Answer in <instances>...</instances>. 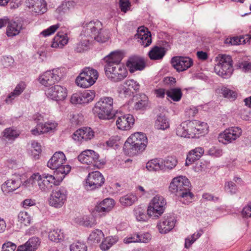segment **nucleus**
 I'll list each match as a JSON object with an SVG mask.
<instances>
[{
    "instance_id": "nucleus-30",
    "label": "nucleus",
    "mask_w": 251,
    "mask_h": 251,
    "mask_svg": "<svg viewBox=\"0 0 251 251\" xmlns=\"http://www.w3.org/2000/svg\"><path fill=\"white\" fill-rule=\"evenodd\" d=\"M251 39V36L250 35L247 34L240 37L227 38L225 40V43L230 45H237L249 43Z\"/></svg>"
},
{
    "instance_id": "nucleus-53",
    "label": "nucleus",
    "mask_w": 251,
    "mask_h": 251,
    "mask_svg": "<svg viewBox=\"0 0 251 251\" xmlns=\"http://www.w3.org/2000/svg\"><path fill=\"white\" fill-rule=\"evenodd\" d=\"M171 63H193V60L187 56H177L172 58Z\"/></svg>"
},
{
    "instance_id": "nucleus-62",
    "label": "nucleus",
    "mask_w": 251,
    "mask_h": 251,
    "mask_svg": "<svg viewBox=\"0 0 251 251\" xmlns=\"http://www.w3.org/2000/svg\"><path fill=\"white\" fill-rule=\"evenodd\" d=\"M125 84L130 89L132 88L135 91H138L140 88L139 84L133 79L126 80L125 82Z\"/></svg>"
},
{
    "instance_id": "nucleus-37",
    "label": "nucleus",
    "mask_w": 251,
    "mask_h": 251,
    "mask_svg": "<svg viewBox=\"0 0 251 251\" xmlns=\"http://www.w3.org/2000/svg\"><path fill=\"white\" fill-rule=\"evenodd\" d=\"M133 213L136 220L140 222H146L150 217L148 213L146 214V210L140 206L134 208Z\"/></svg>"
},
{
    "instance_id": "nucleus-51",
    "label": "nucleus",
    "mask_w": 251,
    "mask_h": 251,
    "mask_svg": "<svg viewBox=\"0 0 251 251\" xmlns=\"http://www.w3.org/2000/svg\"><path fill=\"white\" fill-rule=\"evenodd\" d=\"M215 61L218 63H232L231 56L226 54H219L215 59Z\"/></svg>"
},
{
    "instance_id": "nucleus-14",
    "label": "nucleus",
    "mask_w": 251,
    "mask_h": 251,
    "mask_svg": "<svg viewBox=\"0 0 251 251\" xmlns=\"http://www.w3.org/2000/svg\"><path fill=\"white\" fill-rule=\"evenodd\" d=\"M45 94L48 98L52 100L62 101L67 97V90L60 85H55L48 88Z\"/></svg>"
},
{
    "instance_id": "nucleus-35",
    "label": "nucleus",
    "mask_w": 251,
    "mask_h": 251,
    "mask_svg": "<svg viewBox=\"0 0 251 251\" xmlns=\"http://www.w3.org/2000/svg\"><path fill=\"white\" fill-rule=\"evenodd\" d=\"M166 53L164 48L154 46L149 52V56L151 60H158L162 58Z\"/></svg>"
},
{
    "instance_id": "nucleus-52",
    "label": "nucleus",
    "mask_w": 251,
    "mask_h": 251,
    "mask_svg": "<svg viewBox=\"0 0 251 251\" xmlns=\"http://www.w3.org/2000/svg\"><path fill=\"white\" fill-rule=\"evenodd\" d=\"M148 104V98L144 95L141 100H138L134 104V108L136 110L144 109Z\"/></svg>"
},
{
    "instance_id": "nucleus-29",
    "label": "nucleus",
    "mask_w": 251,
    "mask_h": 251,
    "mask_svg": "<svg viewBox=\"0 0 251 251\" xmlns=\"http://www.w3.org/2000/svg\"><path fill=\"white\" fill-rule=\"evenodd\" d=\"M20 186V182L19 180L12 179H8L1 185V189L5 194L12 192Z\"/></svg>"
},
{
    "instance_id": "nucleus-6",
    "label": "nucleus",
    "mask_w": 251,
    "mask_h": 251,
    "mask_svg": "<svg viewBox=\"0 0 251 251\" xmlns=\"http://www.w3.org/2000/svg\"><path fill=\"white\" fill-rule=\"evenodd\" d=\"M104 71L107 77L114 82L122 81L127 75L126 68L122 64H106Z\"/></svg>"
},
{
    "instance_id": "nucleus-56",
    "label": "nucleus",
    "mask_w": 251,
    "mask_h": 251,
    "mask_svg": "<svg viewBox=\"0 0 251 251\" xmlns=\"http://www.w3.org/2000/svg\"><path fill=\"white\" fill-rule=\"evenodd\" d=\"M226 191L231 194H234L237 191V187L235 183L232 181L226 182L225 185Z\"/></svg>"
},
{
    "instance_id": "nucleus-34",
    "label": "nucleus",
    "mask_w": 251,
    "mask_h": 251,
    "mask_svg": "<svg viewBox=\"0 0 251 251\" xmlns=\"http://www.w3.org/2000/svg\"><path fill=\"white\" fill-rule=\"evenodd\" d=\"M154 126L158 129L165 130L169 127V120L165 115L160 114L157 116Z\"/></svg>"
},
{
    "instance_id": "nucleus-17",
    "label": "nucleus",
    "mask_w": 251,
    "mask_h": 251,
    "mask_svg": "<svg viewBox=\"0 0 251 251\" xmlns=\"http://www.w3.org/2000/svg\"><path fill=\"white\" fill-rule=\"evenodd\" d=\"M27 6L35 14H42L46 12L47 4L45 0H27Z\"/></svg>"
},
{
    "instance_id": "nucleus-49",
    "label": "nucleus",
    "mask_w": 251,
    "mask_h": 251,
    "mask_svg": "<svg viewBox=\"0 0 251 251\" xmlns=\"http://www.w3.org/2000/svg\"><path fill=\"white\" fill-rule=\"evenodd\" d=\"M18 218L19 221L25 226L29 225L31 223V217L26 212H20L18 214Z\"/></svg>"
},
{
    "instance_id": "nucleus-8",
    "label": "nucleus",
    "mask_w": 251,
    "mask_h": 251,
    "mask_svg": "<svg viewBox=\"0 0 251 251\" xmlns=\"http://www.w3.org/2000/svg\"><path fill=\"white\" fill-rule=\"evenodd\" d=\"M166 201L160 195H156L151 201L147 212L149 216L154 219L159 218L164 212Z\"/></svg>"
},
{
    "instance_id": "nucleus-54",
    "label": "nucleus",
    "mask_w": 251,
    "mask_h": 251,
    "mask_svg": "<svg viewBox=\"0 0 251 251\" xmlns=\"http://www.w3.org/2000/svg\"><path fill=\"white\" fill-rule=\"evenodd\" d=\"M221 93L224 97L228 99H235L236 97V93L227 87H223L221 89Z\"/></svg>"
},
{
    "instance_id": "nucleus-42",
    "label": "nucleus",
    "mask_w": 251,
    "mask_h": 251,
    "mask_svg": "<svg viewBox=\"0 0 251 251\" xmlns=\"http://www.w3.org/2000/svg\"><path fill=\"white\" fill-rule=\"evenodd\" d=\"M166 95L175 101H178L180 100L182 93L180 88H172L166 92Z\"/></svg>"
},
{
    "instance_id": "nucleus-38",
    "label": "nucleus",
    "mask_w": 251,
    "mask_h": 251,
    "mask_svg": "<svg viewBox=\"0 0 251 251\" xmlns=\"http://www.w3.org/2000/svg\"><path fill=\"white\" fill-rule=\"evenodd\" d=\"M48 236L50 240L55 242H59L64 238L63 232L59 228L54 229L50 231Z\"/></svg>"
},
{
    "instance_id": "nucleus-40",
    "label": "nucleus",
    "mask_w": 251,
    "mask_h": 251,
    "mask_svg": "<svg viewBox=\"0 0 251 251\" xmlns=\"http://www.w3.org/2000/svg\"><path fill=\"white\" fill-rule=\"evenodd\" d=\"M110 37L109 31L106 29L103 28L100 30L94 36V39L100 43H105L108 40Z\"/></svg>"
},
{
    "instance_id": "nucleus-33",
    "label": "nucleus",
    "mask_w": 251,
    "mask_h": 251,
    "mask_svg": "<svg viewBox=\"0 0 251 251\" xmlns=\"http://www.w3.org/2000/svg\"><path fill=\"white\" fill-rule=\"evenodd\" d=\"M163 171H170L173 169L177 164V160L175 156H169L162 158Z\"/></svg>"
},
{
    "instance_id": "nucleus-18",
    "label": "nucleus",
    "mask_w": 251,
    "mask_h": 251,
    "mask_svg": "<svg viewBox=\"0 0 251 251\" xmlns=\"http://www.w3.org/2000/svg\"><path fill=\"white\" fill-rule=\"evenodd\" d=\"M192 125L189 121L182 122L176 128V134L177 136L188 138H193L194 134L192 131Z\"/></svg>"
},
{
    "instance_id": "nucleus-46",
    "label": "nucleus",
    "mask_w": 251,
    "mask_h": 251,
    "mask_svg": "<svg viewBox=\"0 0 251 251\" xmlns=\"http://www.w3.org/2000/svg\"><path fill=\"white\" fill-rule=\"evenodd\" d=\"M80 37L79 52L88 50L90 48L91 42L92 41V39L83 36H80Z\"/></svg>"
},
{
    "instance_id": "nucleus-50",
    "label": "nucleus",
    "mask_w": 251,
    "mask_h": 251,
    "mask_svg": "<svg viewBox=\"0 0 251 251\" xmlns=\"http://www.w3.org/2000/svg\"><path fill=\"white\" fill-rule=\"evenodd\" d=\"M120 137L118 136H112L106 142L107 147L112 148L114 149H117L120 144Z\"/></svg>"
},
{
    "instance_id": "nucleus-64",
    "label": "nucleus",
    "mask_w": 251,
    "mask_h": 251,
    "mask_svg": "<svg viewBox=\"0 0 251 251\" xmlns=\"http://www.w3.org/2000/svg\"><path fill=\"white\" fill-rule=\"evenodd\" d=\"M16 249V245L11 242L5 243L2 247V251H15Z\"/></svg>"
},
{
    "instance_id": "nucleus-25",
    "label": "nucleus",
    "mask_w": 251,
    "mask_h": 251,
    "mask_svg": "<svg viewBox=\"0 0 251 251\" xmlns=\"http://www.w3.org/2000/svg\"><path fill=\"white\" fill-rule=\"evenodd\" d=\"M125 56V52L124 50H116L111 51L103 59L105 63H121Z\"/></svg>"
},
{
    "instance_id": "nucleus-9",
    "label": "nucleus",
    "mask_w": 251,
    "mask_h": 251,
    "mask_svg": "<svg viewBox=\"0 0 251 251\" xmlns=\"http://www.w3.org/2000/svg\"><path fill=\"white\" fill-rule=\"evenodd\" d=\"M68 191L63 186L53 190L50 194L48 201L50 206L56 208L62 207L67 201Z\"/></svg>"
},
{
    "instance_id": "nucleus-47",
    "label": "nucleus",
    "mask_w": 251,
    "mask_h": 251,
    "mask_svg": "<svg viewBox=\"0 0 251 251\" xmlns=\"http://www.w3.org/2000/svg\"><path fill=\"white\" fill-rule=\"evenodd\" d=\"M104 234L101 230L97 229L94 230L89 235V239L96 243H99L103 238Z\"/></svg>"
},
{
    "instance_id": "nucleus-44",
    "label": "nucleus",
    "mask_w": 251,
    "mask_h": 251,
    "mask_svg": "<svg viewBox=\"0 0 251 251\" xmlns=\"http://www.w3.org/2000/svg\"><path fill=\"white\" fill-rule=\"evenodd\" d=\"M119 97L122 98H127L130 97L133 92L130 88L128 87L124 82L123 84H120L117 90Z\"/></svg>"
},
{
    "instance_id": "nucleus-24",
    "label": "nucleus",
    "mask_w": 251,
    "mask_h": 251,
    "mask_svg": "<svg viewBox=\"0 0 251 251\" xmlns=\"http://www.w3.org/2000/svg\"><path fill=\"white\" fill-rule=\"evenodd\" d=\"M189 123L193 126L191 130L194 134V138L200 134H205L208 130V126L206 123L197 120L190 121Z\"/></svg>"
},
{
    "instance_id": "nucleus-4",
    "label": "nucleus",
    "mask_w": 251,
    "mask_h": 251,
    "mask_svg": "<svg viewBox=\"0 0 251 251\" xmlns=\"http://www.w3.org/2000/svg\"><path fill=\"white\" fill-rule=\"evenodd\" d=\"M113 109V99L110 97H103L95 104L93 111L94 114L100 120L112 119L115 113Z\"/></svg>"
},
{
    "instance_id": "nucleus-22",
    "label": "nucleus",
    "mask_w": 251,
    "mask_h": 251,
    "mask_svg": "<svg viewBox=\"0 0 251 251\" xmlns=\"http://www.w3.org/2000/svg\"><path fill=\"white\" fill-rule=\"evenodd\" d=\"M114 205V200L106 198L96 206L95 210L100 215H105L113 208Z\"/></svg>"
},
{
    "instance_id": "nucleus-28",
    "label": "nucleus",
    "mask_w": 251,
    "mask_h": 251,
    "mask_svg": "<svg viewBox=\"0 0 251 251\" xmlns=\"http://www.w3.org/2000/svg\"><path fill=\"white\" fill-rule=\"evenodd\" d=\"M68 42L67 35L64 32H59L53 39L51 47L53 48H62L68 43Z\"/></svg>"
},
{
    "instance_id": "nucleus-32",
    "label": "nucleus",
    "mask_w": 251,
    "mask_h": 251,
    "mask_svg": "<svg viewBox=\"0 0 251 251\" xmlns=\"http://www.w3.org/2000/svg\"><path fill=\"white\" fill-rule=\"evenodd\" d=\"M146 168L150 172L163 171L162 158H154L149 160L147 163Z\"/></svg>"
},
{
    "instance_id": "nucleus-27",
    "label": "nucleus",
    "mask_w": 251,
    "mask_h": 251,
    "mask_svg": "<svg viewBox=\"0 0 251 251\" xmlns=\"http://www.w3.org/2000/svg\"><path fill=\"white\" fill-rule=\"evenodd\" d=\"M26 87V83L24 81L20 82L16 86L13 91L10 93L7 98L5 101L7 104H10L12 102L16 97L20 96L25 90Z\"/></svg>"
},
{
    "instance_id": "nucleus-1",
    "label": "nucleus",
    "mask_w": 251,
    "mask_h": 251,
    "mask_svg": "<svg viewBox=\"0 0 251 251\" xmlns=\"http://www.w3.org/2000/svg\"><path fill=\"white\" fill-rule=\"evenodd\" d=\"M169 189L170 192L177 196L181 202L185 204L191 203L194 195L191 192V184L189 179L180 176L174 178L171 182Z\"/></svg>"
},
{
    "instance_id": "nucleus-36",
    "label": "nucleus",
    "mask_w": 251,
    "mask_h": 251,
    "mask_svg": "<svg viewBox=\"0 0 251 251\" xmlns=\"http://www.w3.org/2000/svg\"><path fill=\"white\" fill-rule=\"evenodd\" d=\"M95 97V92L93 90H85L79 94V104L88 103Z\"/></svg>"
},
{
    "instance_id": "nucleus-12",
    "label": "nucleus",
    "mask_w": 251,
    "mask_h": 251,
    "mask_svg": "<svg viewBox=\"0 0 251 251\" xmlns=\"http://www.w3.org/2000/svg\"><path fill=\"white\" fill-rule=\"evenodd\" d=\"M102 23L98 20L85 22L81 25L79 36L93 39L97 33L101 29Z\"/></svg>"
},
{
    "instance_id": "nucleus-23",
    "label": "nucleus",
    "mask_w": 251,
    "mask_h": 251,
    "mask_svg": "<svg viewBox=\"0 0 251 251\" xmlns=\"http://www.w3.org/2000/svg\"><path fill=\"white\" fill-rule=\"evenodd\" d=\"M99 158V155L91 150H85L79 154V162L86 164L96 162Z\"/></svg>"
},
{
    "instance_id": "nucleus-3",
    "label": "nucleus",
    "mask_w": 251,
    "mask_h": 251,
    "mask_svg": "<svg viewBox=\"0 0 251 251\" xmlns=\"http://www.w3.org/2000/svg\"><path fill=\"white\" fill-rule=\"evenodd\" d=\"M54 176L48 173L40 174L39 173L33 174L29 178V181L32 183H37L39 189L42 192H48L53 185L58 186L63 180V176H60L54 174Z\"/></svg>"
},
{
    "instance_id": "nucleus-61",
    "label": "nucleus",
    "mask_w": 251,
    "mask_h": 251,
    "mask_svg": "<svg viewBox=\"0 0 251 251\" xmlns=\"http://www.w3.org/2000/svg\"><path fill=\"white\" fill-rule=\"evenodd\" d=\"M193 64H172V66L178 72L185 71L190 68Z\"/></svg>"
},
{
    "instance_id": "nucleus-60",
    "label": "nucleus",
    "mask_w": 251,
    "mask_h": 251,
    "mask_svg": "<svg viewBox=\"0 0 251 251\" xmlns=\"http://www.w3.org/2000/svg\"><path fill=\"white\" fill-rule=\"evenodd\" d=\"M241 215L244 218H251V202L249 203L243 207L241 211Z\"/></svg>"
},
{
    "instance_id": "nucleus-58",
    "label": "nucleus",
    "mask_w": 251,
    "mask_h": 251,
    "mask_svg": "<svg viewBox=\"0 0 251 251\" xmlns=\"http://www.w3.org/2000/svg\"><path fill=\"white\" fill-rule=\"evenodd\" d=\"M126 63H145L144 58L138 55H130Z\"/></svg>"
},
{
    "instance_id": "nucleus-41",
    "label": "nucleus",
    "mask_w": 251,
    "mask_h": 251,
    "mask_svg": "<svg viewBox=\"0 0 251 251\" xmlns=\"http://www.w3.org/2000/svg\"><path fill=\"white\" fill-rule=\"evenodd\" d=\"M94 132L89 127H83L79 128V137L85 141L91 140L94 137Z\"/></svg>"
},
{
    "instance_id": "nucleus-21",
    "label": "nucleus",
    "mask_w": 251,
    "mask_h": 251,
    "mask_svg": "<svg viewBox=\"0 0 251 251\" xmlns=\"http://www.w3.org/2000/svg\"><path fill=\"white\" fill-rule=\"evenodd\" d=\"M176 220L173 217H164L157 224L158 230L161 233H166L175 226Z\"/></svg>"
},
{
    "instance_id": "nucleus-43",
    "label": "nucleus",
    "mask_w": 251,
    "mask_h": 251,
    "mask_svg": "<svg viewBox=\"0 0 251 251\" xmlns=\"http://www.w3.org/2000/svg\"><path fill=\"white\" fill-rule=\"evenodd\" d=\"M137 201V197L133 194H129L121 197L120 199L121 204L124 206H128L132 205Z\"/></svg>"
},
{
    "instance_id": "nucleus-7",
    "label": "nucleus",
    "mask_w": 251,
    "mask_h": 251,
    "mask_svg": "<svg viewBox=\"0 0 251 251\" xmlns=\"http://www.w3.org/2000/svg\"><path fill=\"white\" fill-rule=\"evenodd\" d=\"M242 132L243 130L239 126L229 127L219 134L218 139L224 145L232 144L240 138Z\"/></svg>"
},
{
    "instance_id": "nucleus-19",
    "label": "nucleus",
    "mask_w": 251,
    "mask_h": 251,
    "mask_svg": "<svg viewBox=\"0 0 251 251\" xmlns=\"http://www.w3.org/2000/svg\"><path fill=\"white\" fill-rule=\"evenodd\" d=\"M232 64H216L214 66L215 72L224 78L230 77L233 73Z\"/></svg>"
},
{
    "instance_id": "nucleus-16",
    "label": "nucleus",
    "mask_w": 251,
    "mask_h": 251,
    "mask_svg": "<svg viewBox=\"0 0 251 251\" xmlns=\"http://www.w3.org/2000/svg\"><path fill=\"white\" fill-rule=\"evenodd\" d=\"M135 37L138 39V42L144 47L149 46L151 42V33L147 28L141 26L138 28Z\"/></svg>"
},
{
    "instance_id": "nucleus-39",
    "label": "nucleus",
    "mask_w": 251,
    "mask_h": 251,
    "mask_svg": "<svg viewBox=\"0 0 251 251\" xmlns=\"http://www.w3.org/2000/svg\"><path fill=\"white\" fill-rule=\"evenodd\" d=\"M118 240V238L116 236H108L105 238L100 245V248L102 251H107L115 244Z\"/></svg>"
},
{
    "instance_id": "nucleus-10",
    "label": "nucleus",
    "mask_w": 251,
    "mask_h": 251,
    "mask_svg": "<svg viewBox=\"0 0 251 251\" xmlns=\"http://www.w3.org/2000/svg\"><path fill=\"white\" fill-rule=\"evenodd\" d=\"M99 76L97 70L87 67L79 73V87L83 88H88L93 85Z\"/></svg>"
},
{
    "instance_id": "nucleus-2",
    "label": "nucleus",
    "mask_w": 251,
    "mask_h": 251,
    "mask_svg": "<svg viewBox=\"0 0 251 251\" xmlns=\"http://www.w3.org/2000/svg\"><path fill=\"white\" fill-rule=\"evenodd\" d=\"M148 139L145 133L136 132L131 134L125 142L123 150L129 156H133L143 151L147 145Z\"/></svg>"
},
{
    "instance_id": "nucleus-31",
    "label": "nucleus",
    "mask_w": 251,
    "mask_h": 251,
    "mask_svg": "<svg viewBox=\"0 0 251 251\" xmlns=\"http://www.w3.org/2000/svg\"><path fill=\"white\" fill-rule=\"evenodd\" d=\"M22 25L21 23L15 21H10L8 23L6 28V34L8 37H13L18 35L22 29Z\"/></svg>"
},
{
    "instance_id": "nucleus-45",
    "label": "nucleus",
    "mask_w": 251,
    "mask_h": 251,
    "mask_svg": "<svg viewBox=\"0 0 251 251\" xmlns=\"http://www.w3.org/2000/svg\"><path fill=\"white\" fill-rule=\"evenodd\" d=\"M19 135V132L16 129L9 127L3 131V137L9 140H14Z\"/></svg>"
},
{
    "instance_id": "nucleus-26",
    "label": "nucleus",
    "mask_w": 251,
    "mask_h": 251,
    "mask_svg": "<svg viewBox=\"0 0 251 251\" xmlns=\"http://www.w3.org/2000/svg\"><path fill=\"white\" fill-rule=\"evenodd\" d=\"M204 152V149L201 147H197L191 150L187 155L186 165L188 166L195 161L199 160L203 155Z\"/></svg>"
},
{
    "instance_id": "nucleus-13",
    "label": "nucleus",
    "mask_w": 251,
    "mask_h": 251,
    "mask_svg": "<svg viewBox=\"0 0 251 251\" xmlns=\"http://www.w3.org/2000/svg\"><path fill=\"white\" fill-rule=\"evenodd\" d=\"M114 117L117 118L116 126L118 128L122 130H127L133 125L135 120L130 114H123L117 111Z\"/></svg>"
},
{
    "instance_id": "nucleus-5",
    "label": "nucleus",
    "mask_w": 251,
    "mask_h": 251,
    "mask_svg": "<svg viewBox=\"0 0 251 251\" xmlns=\"http://www.w3.org/2000/svg\"><path fill=\"white\" fill-rule=\"evenodd\" d=\"M66 160V156L63 152H56L48 162L47 166L52 170H55L54 174L63 176L62 178H64L71 170L70 165H64Z\"/></svg>"
},
{
    "instance_id": "nucleus-15",
    "label": "nucleus",
    "mask_w": 251,
    "mask_h": 251,
    "mask_svg": "<svg viewBox=\"0 0 251 251\" xmlns=\"http://www.w3.org/2000/svg\"><path fill=\"white\" fill-rule=\"evenodd\" d=\"M59 71V69H55L44 72L39 77V82L46 87L54 84L60 78Z\"/></svg>"
},
{
    "instance_id": "nucleus-11",
    "label": "nucleus",
    "mask_w": 251,
    "mask_h": 251,
    "mask_svg": "<svg viewBox=\"0 0 251 251\" xmlns=\"http://www.w3.org/2000/svg\"><path fill=\"white\" fill-rule=\"evenodd\" d=\"M104 181V177L101 173L98 171H94L89 173L83 186L87 190H94L101 187Z\"/></svg>"
},
{
    "instance_id": "nucleus-63",
    "label": "nucleus",
    "mask_w": 251,
    "mask_h": 251,
    "mask_svg": "<svg viewBox=\"0 0 251 251\" xmlns=\"http://www.w3.org/2000/svg\"><path fill=\"white\" fill-rule=\"evenodd\" d=\"M208 154L213 157H220L222 155L223 151L221 149L212 147L208 150Z\"/></svg>"
},
{
    "instance_id": "nucleus-59",
    "label": "nucleus",
    "mask_w": 251,
    "mask_h": 251,
    "mask_svg": "<svg viewBox=\"0 0 251 251\" xmlns=\"http://www.w3.org/2000/svg\"><path fill=\"white\" fill-rule=\"evenodd\" d=\"M137 234H138V242L148 243L151 239V235L148 232H144Z\"/></svg>"
},
{
    "instance_id": "nucleus-20",
    "label": "nucleus",
    "mask_w": 251,
    "mask_h": 251,
    "mask_svg": "<svg viewBox=\"0 0 251 251\" xmlns=\"http://www.w3.org/2000/svg\"><path fill=\"white\" fill-rule=\"evenodd\" d=\"M57 126V124L55 122H47L45 124H39L35 128L31 130V132L34 135H38L50 131H53L55 130Z\"/></svg>"
},
{
    "instance_id": "nucleus-48",
    "label": "nucleus",
    "mask_w": 251,
    "mask_h": 251,
    "mask_svg": "<svg viewBox=\"0 0 251 251\" xmlns=\"http://www.w3.org/2000/svg\"><path fill=\"white\" fill-rule=\"evenodd\" d=\"M40 240L38 237L30 238L25 243L32 251H35L40 245Z\"/></svg>"
},
{
    "instance_id": "nucleus-57",
    "label": "nucleus",
    "mask_w": 251,
    "mask_h": 251,
    "mask_svg": "<svg viewBox=\"0 0 251 251\" xmlns=\"http://www.w3.org/2000/svg\"><path fill=\"white\" fill-rule=\"evenodd\" d=\"M129 72L133 73L136 71H142L146 67L145 64H127Z\"/></svg>"
},
{
    "instance_id": "nucleus-55",
    "label": "nucleus",
    "mask_w": 251,
    "mask_h": 251,
    "mask_svg": "<svg viewBox=\"0 0 251 251\" xmlns=\"http://www.w3.org/2000/svg\"><path fill=\"white\" fill-rule=\"evenodd\" d=\"M59 25L56 24L50 26L47 29L44 30L41 32V34L44 37L50 36L55 32V31L59 28Z\"/></svg>"
}]
</instances>
